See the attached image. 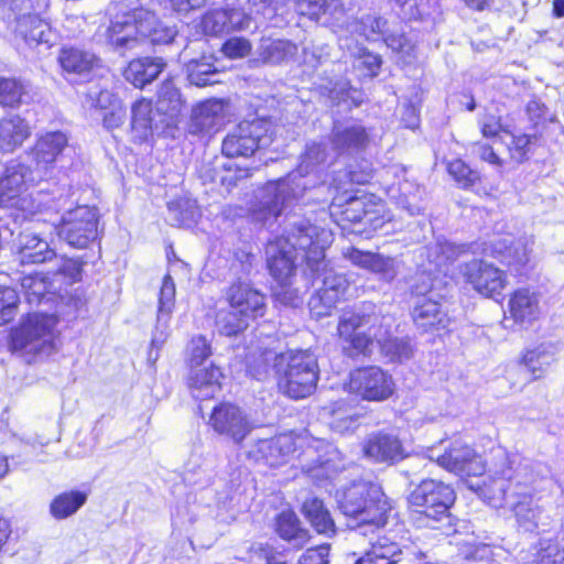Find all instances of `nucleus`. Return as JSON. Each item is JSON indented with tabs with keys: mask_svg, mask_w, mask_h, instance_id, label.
<instances>
[{
	"mask_svg": "<svg viewBox=\"0 0 564 564\" xmlns=\"http://www.w3.org/2000/svg\"><path fill=\"white\" fill-rule=\"evenodd\" d=\"M497 457L499 462L489 468L482 484H471L470 488L490 507L509 510L523 531H544L549 517L539 505L538 495L547 479L519 455L499 453Z\"/></svg>",
	"mask_w": 564,
	"mask_h": 564,
	"instance_id": "obj_1",
	"label": "nucleus"
},
{
	"mask_svg": "<svg viewBox=\"0 0 564 564\" xmlns=\"http://www.w3.org/2000/svg\"><path fill=\"white\" fill-rule=\"evenodd\" d=\"M497 457L499 462L489 468L482 484H471L470 488L490 507L509 510L523 531H544L549 517L539 505L538 495L547 479L519 455L499 453Z\"/></svg>",
	"mask_w": 564,
	"mask_h": 564,
	"instance_id": "obj_2",
	"label": "nucleus"
},
{
	"mask_svg": "<svg viewBox=\"0 0 564 564\" xmlns=\"http://www.w3.org/2000/svg\"><path fill=\"white\" fill-rule=\"evenodd\" d=\"M333 232L326 226L307 218L291 221L284 234L270 241L265 253L268 268L274 281L295 276L297 260L305 262L310 272L318 271L325 250L333 243Z\"/></svg>",
	"mask_w": 564,
	"mask_h": 564,
	"instance_id": "obj_3",
	"label": "nucleus"
},
{
	"mask_svg": "<svg viewBox=\"0 0 564 564\" xmlns=\"http://www.w3.org/2000/svg\"><path fill=\"white\" fill-rule=\"evenodd\" d=\"M337 154L324 142L307 143L296 171L284 178L268 182L261 189L253 218L262 224L276 219L293 202L303 197L307 189L323 183L322 173Z\"/></svg>",
	"mask_w": 564,
	"mask_h": 564,
	"instance_id": "obj_4",
	"label": "nucleus"
},
{
	"mask_svg": "<svg viewBox=\"0 0 564 564\" xmlns=\"http://www.w3.org/2000/svg\"><path fill=\"white\" fill-rule=\"evenodd\" d=\"M393 323L391 315H383L373 304H367L358 312L345 313L337 330L356 354L366 355L377 344L391 361H403L411 358L413 349L408 339L391 337Z\"/></svg>",
	"mask_w": 564,
	"mask_h": 564,
	"instance_id": "obj_5",
	"label": "nucleus"
},
{
	"mask_svg": "<svg viewBox=\"0 0 564 564\" xmlns=\"http://www.w3.org/2000/svg\"><path fill=\"white\" fill-rule=\"evenodd\" d=\"M338 507L357 534L367 535L387 523L391 503L380 485L355 481L337 495Z\"/></svg>",
	"mask_w": 564,
	"mask_h": 564,
	"instance_id": "obj_6",
	"label": "nucleus"
},
{
	"mask_svg": "<svg viewBox=\"0 0 564 564\" xmlns=\"http://www.w3.org/2000/svg\"><path fill=\"white\" fill-rule=\"evenodd\" d=\"M175 35L174 28L161 24L155 13L144 8L115 17L106 30L108 43L119 51L132 50L145 39L153 44H167Z\"/></svg>",
	"mask_w": 564,
	"mask_h": 564,
	"instance_id": "obj_7",
	"label": "nucleus"
},
{
	"mask_svg": "<svg viewBox=\"0 0 564 564\" xmlns=\"http://www.w3.org/2000/svg\"><path fill=\"white\" fill-rule=\"evenodd\" d=\"M43 180L41 173L20 160L9 161L0 176V206H15L25 218L42 214L47 204L42 194L22 196L30 185Z\"/></svg>",
	"mask_w": 564,
	"mask_h": 564,
	"instance_id": "obj_8",
	"label": "nucleus"
},
{
	"mask_svg": "<svg viewBox=\"0 0 564 564\" xmlns=\"http://www.w3.org/2000/svg\"><path fill=\"white\" fill-rule=\"evenodd\" d=\"M285 364L279 381L280 389L292 399L311 395L318 381L316 356L310 350L289 351L280 356L279 365Z\"/></svg>",
	"mask_w": 564,
	"mask_h": 564,
	"instance_id": "obj_9",
	"label": "nucleus"
},
{
	"mask_svg": "<svg viewBox=\"0 0 564 564\" xmlns=\"http://www.w3.org/2000/svg\"><path fill=\"white\" fill-rule=\"evenodd\" d=\"M274 127L265 118L243 120L224 138L223 154L227 158L249 159L258 150L269 147L273 141Z\"/></svg>",
	"mask_w": 564,
	"mask_h": 564,
	"instance_id": "obj_10",
	"label": "nucleus"
},
{
	"mask_svg": "<svg viewBox=\"0 0 564 564\" xmlns=\"http://www.w3.org/2000/svg\"><path fill=\"white\" fill-rule=\"evenodd\" d=\"M56 324L57 318L54 314L47 312L29 314L11 335L12 349L23 354H50L54 348Z\"/></svg>",
	"mask_w": 564,
	"mask_h": 564,
	"instance_id": "obj_11",
	"label": "nucleus"
},
{
	"mask_svg": "<svg viewBox=\"0 0 564 564\" xmlns=\"http://www.w3.org/2000/svg\"><path fill=\"white\" fill-rule=\"evenodd\" d=\"M456 499L454 489L435 479L422 480L409 495L408 502L417 513L432 521L448 517V510Z\"/></svg>",
	"mask_w": 564,
	"mask_h": 564,
	"instance_id": "obj_12",
	"label": "nucleus"
},
{
	"mask_svg": "<svg viewBox=\"0 0 564 564\" xmlns=\"http://www.w3.org/2000/svg\"><path fill=\"white\" fill-rule=\"evenodd\" d=\"M381 183L387 195L409 215L415 216L425 209L424 191L408 175V170L400 164L386 167L381 174Z\"/></svg>",
	"mask_w": 564,
	"mask_h": 564,
	"instance_id": "obj_13",
	"label": "nucleus"
},
{
	"mask_svg": "<svg viewBox=\"0 0 564 564\" xmlns=\"http://www.w3.org/2000/svg\"><path fill=\"white\" fill-rule=\"evenodd\" d=\"M422 284H416L413 293L416 302L412 310L413 322L422 332H434L445 329L451 324V318L436 300L440 294L435 293L436 279L430 275H421Z\"/></svg>",
	"mask_w": 564,
	"mask_h": 564,
	"instance_id": "obj_14",
	"label": "nucleus"
},
{
	"mask_svg": "<svg viewBox=\"0 0 564 564\" xmlns=\"http://www.w3.org/2000/svg\"><path fill=\"white\" fill-rule=\"evenodd\" d=\"M426 456L430 460H435L440 467L460 477L482 476L486 470L482 457L460 440L444 446L443 454L437 447H429Z\"/></svg>",
	"mask_w": 564,
	"mask_h": 564,
	"instance_id": "obj_15",
	"label": "nucleus"
},
{
	"mask_svg": "<svg viewBox=\"0 0 564 564\" xmlns=\"http://www.w3.org/2000/svg\"><path fill=\"white\" fill-rule=\"evenodd\" d=\"M310 274L314 280L322 279V286L308 302L311 314L321 318L329 315L336 304L344 299L349 282L344 274L337 273L329 267L325 261V256L321 260L318 271L310 272Z\"/></svg>",
	"mask_w": 564,
	"mask_h": 564,
	"instance_id": "obj_16",
	"label": "nucleus"
},
{
	"mask_svg": "<svg viewBox=\"0 0 564 564\" xmlns=\"http://www.w3.org/2000/svg\"><path fill=\"white\" fill-rule=\"evenodd\" d=\"M97 225L96 209L78 206L63 215L57 234L69 246L83 249L97 238Z\"/></svg>",
	"mask_w": 564,
	"mask_h": 564,
	"instance_id": "obj_17",
	"label": "nucleus"
},
{
	"mask_svg": "<svg viewBox=\"0 0 564 564\" xmlns=\"http://www.w3.org/2000/svg\"><path fill=\"white\" fill-rule=\"evenodd\" d=\"M348 389L368 401H383L394 391L392 377L377 366L358 368L350 372Z\"/></svg>",
	"mask_w": 564,
	"mask_h": 564,
	"instance_id": "obj_18",
	"label": "nucleus"
},
{
	"mask_svg": "<svg viewBox=\"0 0 564 564\" xmlns=\"http://www.w3.org/2000/svg\"><path fill=\"white\" fill-rule=\"evenodd\" d=\"M460 273L467 284L487 297L497 299L507 285L506 273L484 259L462 264Z\"/></svg>",
	"mask_w": 564,
	"mask_h": 564,
	"instance_id": "obj_19",
	"label": "nucleus"
},
{
	"mask_svg": "<svg viewBox=\"0 0 564 564\" xmlns=\"http://www.w3.org/2000/svg\"><path fill=\"white\" fill-rule=\"evenodd\" d=\"M208 423L217 434L228 437L235 444L242 443L256 427L251 417L232 403L215 406Z\"/></svg>",
	"mask_w": 564,
	"mask_h": 564,
	"instance_id": "obj_20",
	"label": "nucleus"
},
{
	"mask_svg": "<svg viewBox=\"0 0 564 564\" xmlns=\"http://www.w3.org/2000/svg\"><path fill=\"white\" fill-rule=\"evenodd\" d=\"M296 451V437L293 433L279 434L272 438H260L249 444L248 459L269 467L286 464Z\"/></svg>",
	"mask_w": 564,
	"mask_h": 564,
	"instance_id": "obj_21",
	"label": "nucleus"
},
{
	"mask_svg": "<svg viewBox=\"0 0 564 564\" xmlns=\"http://www.w3.org/2000/svg\"><path fill=\"white\" fill-rule=\"evenodd\" d=\"M354 30L368 41L382 39L388 47L404 56L410 57L413 52L414 46L404 33L392 30L389 21L382 17L365 15L354 23Z\"/></svg>",
	"mask_w": 564,
	"mask_h": 564,
	"instance_id": "obj_22",
	"label": "nucleus"
},
{
	"mask_svg": "<svg viewBox=\"0 0 564 564\" xmlns=\"http://www.w3.org/2000/svg\"><path fill=\"white\" fill-rule=\"evenodd\" d=\"M532 245L533 242L527 238L514 240L510 235H507L491 240L489 246L484 248V253L497 258L516 274H522L530 262Z\"/></svg>",
	"mask_w": 564,
	"mask_h": 564,
	"instance_id": "obj_23",
	"label": "nucleus"
},
{
	"mask_svg": "<svg viewBox=\"0 0 564 564\" xmlns=\"http://www.w3.org/2000/svg\"><path fill=\"white\" fill-rule=\"evenodd\" d=\"M226 300L251 322L263 317L267 312V296L252 284L243 281L232 283L226 291Z\"/></svg>",
	"mask_w": 564,
	"mask_h": 564,
	"instance_id": "obj_24",
	"label": "nucleus"
},
{
	"mask_svg": "<svg viewBox=\"0 0 564 564\" xmlns=\"http://www.w3.org/2000/svg\"><path fill=\"white\" fill-rule=\"evenodd\" d=\"M13 32L29 47L35 48L40 53L47 52L58 40L57 32L37 14H28L19 19L18 24L13 26Z\"/></svg>",
	"mask_w": 564,
	"mask_h": 564,
	"instance_id": "obj_25",
	"label": "nucleus"
},
{
	"mask_svg": "<svg viewBox=\"0 0 564 564\" xmlns=\"http://www.w3.org/2000/svg\"><path fill=\"white\" fill-rule=\"evenodd\" d=\"M68 135L63 131H50L41 134L31 151L35 170L44 178L55 162L68 148Z\"/></svg>",
	"mask_w": 564,
	"mask_h": 564,
	"instance_id": "obj_26",
	"label": "nucleus"
},
{
	"mask_svg": "<svg viewBox=\"0 0 564 564\" xmlns=\"http://www.w3.org/2000/svg\"><path fill=\"white\" fill-rule=\"evenodd\" d=\"M169 118H162L152 102L145 99L135 101L131 107V130L139 142L147 141L153 134L165 132Z\"/></svg>",
	"mask_w": 564,
	"mask_h": 564,
	"instance_id": "obj_27",
	"label": "nucleus"
},
{
	"mask_svg": "<svg viewBox=\"0 0 564 564\" xmlns=\"http://www.w3.org/2000/svg\"><path fill=\"white\" fill-rule=\"evenodd\" d=\"M364 455L375 463L394 464L405 457L400 440L392 434H370L362 444Z\"/></svg>",
	"mask_w": 564,
	"mask_h": 564,
	"instance_id": "obj_28",
	"label": "nucleus"
},
{
	"mask_svg": "<svg viewBox=\"0 0 564 564\" xmlns=\"http://www.w3.org/2000/svg\"><path fill=\"white\" fill-rule=\"evenodd\" d=\"M369 135L357 121L335 122L332 131L333 151L337 155L350 154L366 148Z\"/></svg>",
	"mask_w": 564,
	"mask_h": 564,
	"instance_id": "obj_29",
	"label": "nucleus"
},
{
	"mask_svg": "<svg viewBox=\"0 0 564 564\" xmlns=\"http://www.w3.org/2000/svg\"><path fill=\"white\" fill-rule=\"evenodd\" d=\"M249 28V18L238 9H221L207 12L202 19V29L207 35H220L232 30Z\"/></svg>",
	"mask_w": 564,
	"mask_h": 564,
	"instance_id": "obj_30",
	"label": "nucleus"
},
{
	"mask_svg": "<svg viewBox=\"0 0 564 564\" xmlns=\"http://www.w3.org/2000/svg\"><path fill=\"white\" fill-rule=\"evenodd\" d=\"M366 200L367 197L356 196L345 189L343 194L333 198L332 213H336L337 208H343L339 213L344 219L350 223H365L377 228L379 225L375 224L377 219L373 216L377 212L372 209V206H368Z\"/></svg>",
	"mask_w": 564,
	"mask_h": 564,
	"instance_id": "obj_31",
	"label": "nucleus"
},
{
	"mask_svg": "<svg viewBox=\"0 0 564 564\" xmlns=\"http://www.w3.org/2000/svg\"><path fill=\"white\" fill-rule=\"evenodd\" d=\"M509 311L517 324L521 326L531 325L541 315L539 294L527 288L517 290L510 296Z\"/></svg>",
	"mask_w": 564,
	"mask_h": 564,
	"instance_id": "obj_32",
	"label": "nucleus"
},
{
	"mask_svg": "<svg viewBox=\"0 0 564 564\" xmlns=\"http://www.w3.org/2000/svg\"><path fill=\"white\" fill-rule=\"evenodd\" d=\"M223 378L220 368L213 362L208 367L191 369L188 386L192 395L199 400L214 398L221 388Z\"/></svg>",
	"mask_w": 564,
	"mask_h": 564,
	"instance_id": "obj_33",
	"label": "nucleus"
},
{
	"mask_svg": "<svg viewBox=\"0 0 564 564\" xmlns=\"http://www.w3.org/2000/svg\"><path fill=\"white\" fill-rule=\"evenodd\" d=\"M20 285L30 305H47L55 300L57 288L48 274L33 273L24 275Z\"/></svg>",
	"mask_w": 564,
	"mask_h": 564,
	"instance_id": "obj_34",
	"label": "nucleus"
},
{
	"mask_svg": "<svg viewBox=\"0 0 564 564\" xmlns=\"http://www.w3.org/2000/svg\"><path fill=\"white\" fill-rule=\"evenodd\" d=\"M224 109V101L218 99H209L197 105L192 112L189 132L194 134L209 133L221 124Z\"/></svg>",
	"mask_w": 564,
	"mask_h": 564,
	"instance_id": "obj_35",
	"label": "nucleus"
},
{
	"mask_svg": "<svg viewBox=\"0 0 564 564\" xmlns=\"http://www.w3.org/2000/svg\"><path fill=\"white\" fill-rule=\"evenodd\" d=\"M18 257L22 264H40L54 259L56 252L40 236L22 234L19 237Z\"/></svg>",
	"mask_w": 564,
	"mask_h": 564,
	"instance_id": "obj_36",
	"label": "nucleus"
},
{
	"mask_svg": "<svg viewBox=\"0 0 564 564\" xmlns=\"http://www.w3.org/2000/svg\"><path fill=\"white\" fill-rule=\"evenodd\" d=\"M31 135V127L20 116H8L0 120V151L13 152Z\"/></svg>",
	"mask_w": 564,
	"mask_h": 564,
	"instance_id": "obj_37",
	"label": "nucleus"
},
{
	"mask_svg": "<svg viewBox=\"0 0 564 564\" xmlns=\"http://www.w3.org/2000/svg\"><path fill=\"white\" fill-rule=\"evenodd\" d=\"M165 63L161 57H143L133 59L124 70V77L135 87L142 88L154 80L164 69Z\"/></svg>",
	"mask_w": 564,
	"mask_h": 564,
	"instance_id": "obj_38",
	"label": "nucleus"
},
{
	"mask_svg": "<svg viewBox=\"0 0 564 564\" xmlns=\"http://www.w3.org/2000/svg\"><path fill=\"white\" fill-rule=\"evenodd\" d=\"M58 62L63 70L67 74V80L75 82L73 76H85L93 69L96 63V56L90 52L74 47H64L59 53Z\"/></svg>",
	"mask_w": 564,
	"mask_h": 564,
	"instance_id": "obj_39",
	"label": "nucleus"
},
{
	"mask_svg": "<svg viewBox=\"0 0 564 564\" xmlns=\"http://www.w3.org/2000/svg\"><path fill=\"white\" fill-rule=\"evenodd\" d=\"M183 107L184 101L180 90L172 82H164L158 91L156 110L162 118H169V128L175 124V119Z\"/></svg>",
	"mask_w": 564,
	"mask_h": 564,
	"instance_id": "obj_40",
	"label": "nucleus"
},
{
	"mask_svg": "<svg viewBox=\"0 0 564 564\" xmlns=\"http://www.w3.org/2000/svg\"><path fill=\"white\" fill-rule=\"evenodd\" d=\"M554 360V347L549 344H541L534 348L527 349L522 356L521 364L531 373L533 379H540L545 375Z\"/></svg>",
	"mask_w": 564,
	"mask_h": 564,
	"instance_id": "obj_41",
	"label": "nucleus"
},
{
	"mask_svg": "<svg viewBox=\"0 0 564 564\" xmlns=\"http://www.w3.org/2000/svg\"><path fill=\"white\" fill-rule=\"evenodd\" d=\"M297 53V46L288 40L262 39L258 47L259 58L264 64L289 62Z\"/></svg>",
	"mask_w": 564,
	"mask_h": 564,
	"instance_id": "obj_42",
	"label": "nucleus"
},
{
	"mask_svg": "<svg viewBox=\"0 0 564 564\" xmlns=\"http://www.w3.org/2000/svg\"><path fill=\"white\" fill-rule=\"evenodd\" d=\"M87 501V495L83 491H65L50 503V514L55 520H64L75 514Z\"/></svg>",
	"mask_w": 564,
	"mask_h": 564,
	"instance_id": "obj_43",
	"label": "nucleus"
},
{
	"mask_svg": "<svg viewBox=\"0 0 564 564\" xmlns=\"http://www.w3.org/2000/svg\"><path fill=\"white\" fill-rule=\"evenodd\" d=\"M275 283L272 288L273 296L278 303L284 306L297 307L303 303V296L310 289L306 280L300 283L295 276L284 281H275Z\"/></svg>",
	"mask_w": 564,
	"mask_h": 564,
	"instance_id": "obj_44",
	"label": "nucleus"
},
{
	"mask_svg": "<svg viewBox=\"0 0 564 564\" xmlns=\"http://www.w3.org/2000/svg\"><path fill=\"white\" fill-rule=\"evenodd\" d=\"M200 218V210L195 200L183 199L167 205V220L173 226L192 228Z\"/></svg>",
	"mask_w": 564,
	"mask_h": 564,
	"instance_id": "obj_45",
	"label": "nucleus"
},
{
	"mask_svg": "<svg viewBox=\"0 0 564 564\" xmlns=\"http://www.w3.org/2000/svg\"><path fill=\"white\" fill-rule=\"evenodd\" d=\"M302 511L318 533L329 534L335 531L334 520L322 500L317 498L307 499L303 503Z\"/></svg>",
	"mask_w": 564,
	"mask_h": 564,
	"instance_id": "obj_46",
	"label": "nucleus"
},
{
	"mask_svg": "<svg viewBox=\"0 0 564 564\" xmlns=\"http://www.w3.org/2000/svg\"><path fill=\"white\" fill-rule=\"evenodd\" d=\"M276 531L279 535L292 543L295 547L304 546L308 541V532L301 529L297 517L292 511H283L276 520Z\"/></svg>",
	"mask_w": 564,
	"mask_h": 564,
	"instance_id": "obj_47",
	"label": "nucleus"
},
{
	"mask_svg": "<svg viewBox=\"0 0 564 564\" xmlns=\"http://www.w3.org/2000/svg\"><path fill=\"white\" fill-rule=\"evenodd\" d=\"M463 252H465V246H458L446 240L438 241L435 246L427 248L430 262L434 263L435 271L440 273H445L447 263L455 260Z\"/></svg>",
	"mask_w": 564,
	"mask_h": 564,
	"instance_id": "obj_48",
	"label": "nucleus"
},
{
	"mask_svg": "<svg viewBox=\"0 0 564 564\" xmlns=\"http://www.w3.org/2000/svg\"><path fill=\"white\" fill-rule=\"evenodd\" d=\"M330 427L338 433L354 431L357 426L359 414L357 410L350 406L345 400L334 403L332 411Z\"/></svg>",
	"mask_w": 564,
	"mask_h": 564,
	"instance_id": "obj_49",
	"label": "nucleus"
},
{
	"mask_svg": "<svg viewBox=\"0 0 564 564\" xmlns=\"http://www.w3.org/2000/svg\"><path fill=\"white\" fill-rule=\"evenodd\" d=\"M250 324V319L230 306L229 310H221L216 315V327L225 336H236L246 330Z\"/></svg>",
	"mask_w": 564,
	"mask_h": 564,
	"instance_id": "obj_50",
	"label": "nucleus"
},
{
	"mask_svg": "<svg viewBox=\"0 0 564 564\" xmlns=\"http://www.w3.org/2000/svg\"><path fill=\"white\" fill-rule=\"evenodd\" d=\"M188 80L197 87H205L218 83L215 78L217 72L212 63L192 59L186 64Z\"/></svg>",
	"mask_w": 564,
	"mask_h": 564,
	"instance_id": "obj_51",
	"label": "nucleus"
},
{
	"mask_svg": "<svg viewBox=\"0 0 564 564\" xmlns=\"http://www.w3.org/2000/svg\"><path fill=\"white\" fill-rule=\"evenodd\" d=\"M300 14L318 20L324 14H334L341 8V0H295Z\"/></svg>",
	"mask_w": 564,
	"mask_h": 564,
	"instance_id": "obj_52",
	"label": "nucleus"
},
{
	"mask_svg": "<svg viewBox=\"0 0 564 564\" xmlns=\"http://www.w3.org/2000/svg\"><path fill=\"white\" fill-rule=\"evenodd\" d=\"M367 554L379 564H397L401 560L402 551L398 543L391 542L388 538H380Z\"/></svg>",
	"mask_w": 564,
	"mask_h": 564,
	"instance_id": "obj_53",
	"label": "nucleus"
},
{
	"mask_svg": "<svg viewBox=\"0 0 564 564\" xmlns=\"http://www.w3.org/2000/svg\"><path fill=\"white\" fill-rule=\"evenodd\" d=\"M354 67L365 77L373 78L378 76L382 65V58L379 54L370 52L366 47H358L354 53Z\"/></svg>",
	"mask_w": 564,
	"mask_h": 564,
	"instance_id": "obj_54",
	"label": "nucleus"
},
{
	"mask_svg": "<svg viewBox=\"0 0 564 564\" xmlns=\"http://www.w3.org/2000/svg\"><path fill=\"white\" fill-rule=\"evenodd\" d=\"M447 172L463 188H469L479 182L480 175L470 169L463 160L456 159L447 164Z\"/></svg>",
	"mask_w": 564,
	"mask_h": 564,
	"instance_id": "obj_55",
	"label": "nucleus"
},
{
	"mask_svg": "<svg viewBox=\"0 0 564 564\" xmlns=\"http://www.w3.org/2000/svg\"><path fill=\"white\" fill-rule=\"evenodd\" d=\"M24 93L22 83L11 77H0V105L17 107Z\"/></svg>",
	"mask_w": 564,
	"mask_h": 564,
	"instance_id": "obj_56",
	"label": "nucleus"
},
{
	"mask_svg": "<svg viewBox=\"0 0 564 564\" xmlns=\"http://www.w3.org/2000/svg\"><path fill=\"white\" fill-rule=\"evenodd\" d=\"M191 369L202 368L204 361L212 356V347L206 337H193L187 346Z\"/></svg>",
	"mask_w": 564,
	"mask_h": 564,
	"instance_id": "obj_57",
	"label": "nucleus"
},
{
	"mask_svg": "<svg viewBox=\"0 0 564 564\" xmlns=\"http://www.w3.org/2000/svg\"><path fill=\"white\" fill-rule=\"evenodd\" d=\"M175 303V283L170 274H166L163 278L160 297H159V308L158 314L160 321H165V317H170Z\"/></svg>",
	"mask_w": 564,
	"mask_h": 564,
	"instance_id": "obj_58",
	"label": "nucleus"
},
{
	"mask_svg": "<svg viewBox=\"0 0 564 564\" xmlns=\"http://www.w3.org/2000/svg\"><path fill=\"white\" fill-rule=\"evenodd\" d=\"M401 261L395 257L377 253L371 273L386 282H392L399 274Z\"/></svg>",
	"mask_w": 564,
	"mask_h": 564,
	"instance_id": "obj_59",
	"label": "nucleus"
},
{
	"mask_svg": "<svg viewBox=\"0 0 564 564\" xmlns=\"http://www.w3.org/2000/svg\"><path fill=\"white\" fill-rule=\"evenodd\" d=\"M19 295L14 289L4 288L0 295V325L11 322L18 313Z\"/></svg>",
	"mask_w": 564,
	"mask_h": 564,
	"instance_id": "obj_60",
	"label": "nucleus"
},
{
	"mask_svg": "<svg viewBox=\"0 0 564 564\" xmlns=\"http://www.w3.org/2000/svg\"><path fill=\"white\" fill-rule=\"evenodd\" d=\"M378 252L364 251L355 247L343 249V257L352 265L371 272Z\"/></svg>",
	"mask_w": 564,
	"mask_h": 564,
	"instance_id": "obj_61",
	"label": "nucleus"
},
{
	"mask_svg": "<svg viewBox=\"0 0 564 564\" xmlns=\"http://www.w3.org/2000/svg\"><path fill=\"white\" fill-rule=\"evenodd\" d=\"M329 98L334 101L340 102L350 99L355 106L361 104V94L354 89L347 82L336 83L333 87L327 88Z\"/></svg>",
	"mask_w": 564,
	"mask_h": 564,
	"instance_id": "obj_62",
	"label": "nucleus"
},
{
	"mask_svg": "<svg viewBox=\"0 0 564 564\" xmlns=\"http://www.w3.org/2000/svg\"><path fill=\"white\" fill-rule=\"evenodd\" d=\"M87 97L91 107L99 108L105 111L122 104L115 94L107 89H90Z\"/></svg>",
	"mask_w": 564,
	"mask_h": 564,
	"instance_id": "obj_63",
	"label": "nucleus"
},
{
	"mask_svg": "<svg viewBox=\"0 0 564 564\" xmlns=\"http://www.w3.org/2000/svg\"><path fill=\"white\" fill-rule=\"evenodd\" d=\"M536 564H564V550L556 543H549L538 551Z\"/></svg>",
	"mask_w": 564,
	"mask_h": 564,
	"instance_id": "obj_64",
	"label": "nucleus"
}]
</instances>
